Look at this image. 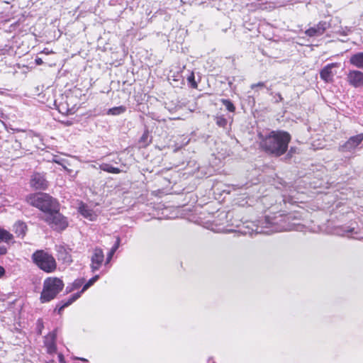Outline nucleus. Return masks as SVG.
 Segmentation results:
<instances>
[{
	"instance_id": "1",
	"label": "nucleus",
	"mask_w": 363,
	"mask_h": 363,
	"mask_svg": "<svg viewBox=\"0 0 363 363\" xmlns=\"http://www.w3.org/2000/svg\"><path fill=\"white\" fill-rule=\"evenodd\" d=\"M259 148L267 155L279 157L288 150L291 134L285 130H271L267 134L258 133Z\"/></svg>"
},
{
	"instance_id": "2",
	"label": "nucleus",
	"mask_w": 363,
	"mask_h": 363,
	"mask_svg": "<svg viewBox=\"0 0 363 363\" xmlns=\"http://www.w3.org/2000/svg\"><path fill=\"white\" fill-rule=\"evenodd\" d=\"M26 201L30 206L35 207L48 215L52 211H55L60 205L58 201L50 195L45 193H33L26 197Z\"/></svg>"
},
{
	"instance_id": "3",
	"label": "nucleus",
	"mask_w": 363,
	"mask_h": 363,
	"mask_svg": "<svg viewBox=\"0 0 363 363\" xmlns=\"http://www.w3.org/2000/svg\"><path fill=\"white\" fill-rule=\"evenodd\" d=\"M65 286L63 281L56 277H50L43 281V290L40 293V301L41 303H47L57 297Z\"/></svg>"
},
{
	"instance_id": "4",
	"label": "nucleus",
	"mask_w": 363,
	"mask_h": 363,
	"mask_svg": "<svg viewBox=\"0 0 363 363\" xmlns=\"http://www.w3.org/2000/svg\"><path fill=\"white\" fill-rule=\"evenodd\" d=\"M33 262L46 273L54 272L57 264L54 256L44 250H37L31 255Z\"/></svg>"
},
{
	"instance_id": "5",
	"label": "nucleus",
	"mask_w": 363,
	"mask_h": 363,
	"mask_svg": "<svg viewBox=\"0 0 363 363\" xmlns=\"http://www.w3.org/2000/svg\"><path fill=\"white\" fill-rule=\"evenodd\" d=\"M45 216L44 220L55 230L62 231L68 226L67 218L60 213V205L57 208Z\"/></svg>"
},
{
	"instance_id": "6",
	"label": "nucleus",
	"mask_w": 363,
	"mask_h": 363,
	"mask_svg": "<svg viewBox=\"0 0 363 363\" xmlns=\"http://www.w3.org/2000/svg\"><path fill=\"white\" fill-rule=\"evenodd\" d=\"M99 275H96L94 276V277H92L91 279H90L84 286H83V288L82 289V291L79 293H77V294H73L67 301L65 302H62L60 303V305H57V313L59 314H61L62 311L64 310L65 308L69 306V305H71L74 301H75L78 298H79L80 295L82 293L84 292L86 290H87L91 285L94 284V283L95 281H96L99 279Z\"/></svg>"
},
{
	"instance_id": "7",
	"label": "nucleus",
	"mask_w": 363,
	"mask_h": 363,
	"mask_svg": "<svg viewBox=\"0 0 363 363\" xmlns=\"http://www.w3.org/2000/svg\"><path fill=\"white\" fill-rule=\"evenodd\" d=\"M30 185L34 189L45 190L48 186V182L45 174L35 172L31 176Z\"/></svg>"
},
{
	"instance_id": "8",
	"label": "nucleus",
	"mask_w": 363,
	"mask_h": 363,
	"mask_svg": "<svg viewBox=\"0 0 363 363\" xmlns=\"http://www.w3.org/2000/svg\"><path fill=\"white\" fill-rule=\"evenodd\" d=\"M104 262V254L100 247H95L91 257L90 267L93 272L99 270Z\"/></svg>"
},
{
	"instance_id": "9",
	"label": "nucleus",
	"mask_w": 363,
	"mask_h": 363,
	"mask_svg": "<svg viewBox=\"0 0 363 363\" xmlns=\"http://www.w3.org/2000/svg\"><path fill=\"white\" fill-rule=\"evenodd\" d=\"M347 82L354 88L363 87V72L350 70L347 74Z\"/></svg>"
},
{
	"instance_id": "10",
	"label": "nucleus",
	"mask_w": 363,
	"mask_h": 363,
	"mask_svg": "<svg viewBox=\"0 0 363 363\" xmlns=\"http://www.w3.org/2000/svg\"><path fill=\"white\" fill-rule=\"evenodd\" d=\"M362 141L363 133L352 136L340 147V150L342 152H350L358 147Z\"/></svg>"
},
{
	"instance_id": "11",
	"label": "nucleus",
	"mask_w": 363,
	"mask_h": 363,
	"mask_svg": "<svg viewBox=\"0 0 363 363\" xmlns=\"http://www.w3.org/2000/svg\"><path fill=\"white\" fill-rule=\"evenodd\" d=\"M57 330H53L50 332L44 340V345L46 347V351L49 354H53L57 352Z\"/></svg>"
},
{
	"instance_id": "12",
	"label": "nucleus",
	"mask_w": 363,
	"mask_h": 363,
	"mask_svg": "<svg viewBox=\"0 0 363 363\" xmlns=\"http://www.w3.org/2000/svg\"><path fill=\"white\" fill-rule=\"evenodd\" d=\"M338 67V63H330L325 65L320 72V77L325 83H331L333 82V77L335 72L333 71L334 68Z\"/></svg>"
},
{
	"instance_id": "13",
	"label": "nucleus",
	"mask_w": 363,
	"mask_h": 363,
	"mask_svg": "<svg viewBox=\"0 0 363 363\" xmlns=\"http://www.w3.org/2000/svg\"><path fill=\"white\" fill-rule=\"evenodd\" d=\"M327 28V23L325 21H320L314 27L308 28L305 33L308 37L320 36L324 34Z\"/></svg>"
},
{
	"instance_id": "14",
	"label": "nucleus",
	"mask_w": 363,
	"mask_h": 363,
	"mask_svg": "<svg viewBox=\"0 0 363 363\" xmlns=\"http://www.w3.org/2000/svg\"><path fill=\"white\" fill-rule=\"evenodd\" d=\"M13 230L17 237L23 238L26 235L28 226L25 222L18 220L14 223Z\"/></svg>"
},
{
	"instance_id": "15",
	"label": "nucleus",
	"mask_w": 363,
	"mask_h": 363,
	"mask_svg": "<svg viewBox=\"0 0 363 363\" xmlns=\"http://www.w3.org/2000/svg\"><path fill=\"white\" fill-rule=\"evenodd\" d=\"M349 62L354 67L363 69V52H359L350 56Z\"/></svg>"
},
{
	"instance_id": "16",
	"label": "nucleus",
	"mask_w": 363,
	"mask_h": 363,
	"mask_svg": "<svg viewBox=\"0 0 363 363\" xmlns=\"http://www.w3.org/2000/svg\"><path fill=\"white\" fill-rule=\"evenodd\" d=\"M152 142L151 138H150V132L147 129L144 131L140 139L138 140V145L140 148H145L147 147Z\"/></svg>"
},
{
	"instance_id": "17",
	"label": "nucleus",
	"mask_w": 363,
	"mask_h": 363,
	"mask_svg": "<svg viewBox=\"0 0 363 363\" xmlns=\"http://www.w3.org/2000/svg\"><path fill=\"white\" fill-rule=\"evenodd\" d=\"M99 169L104 172L111 174H120L122 170L118 167L111 166L108 163H102L99 164Z\"/></svg>"
},
{
	"instance_id": "18",
	"label": "nucleus",
	"mask_w": 363,
	"mask_h": 363,
	"mask_svg": "<svg viewBox=\"0 0 363 363\" xmlns=\"http://www.w3.org/2000/svg\"><path fill=\"white\" fill-rule=\"evenodd\" d=\"M13 239V235L9 231L0 228V242H9Z\"/></svg>"
},
{
	"instance_id": "19",
	"label": "nucleus",
	"mask_w": 363,
	"mask_h": 363,
	"mask_svg": "<svg viewBox=\"0 0 363 363\" xmlns=\"http://www.w3.org/2000/svg\"><path fill=\"white\" fill-rule=\"evenodd\" d=\"M120 243H121V239H120L119 237H117L115 244L111 247V249L110 250L109 252L107 255L106 264H108L110 262V261L111 260L114 253L116 252V251L119 247Z\"/></svg>"
},
{
	"instance_id": "20",
	"label": "nucleus",
	"mask_w": 363,
	"mask_h": 363,
	"mask_svg": "<svg viewBox=\"0 0 363 363\" xmlns=\"http://www.w3.org/2000/svg\"><path fill=\"white\" fill-rule=\"evenodd\" d=\"M126 111V108L124 106H119L111 108L108 110V115L117 116L122 114Z\"/></svg>"
},
{
	"instance_id": "21",
	"label": "nucleus",
	"mask_w": 363,
	"mask_h": 363,
	"mask_svg": "<svg viewBox=\"0 0 363 363\" xmlns=\"http://www.w3.org/2000/svg\"><path fill=\"white\" fill-rule=\"evenodd\" d=\"M79 211L84 217L89 218V220H93L94 214L91 210L88 209L85 206H82L79 208Z\"/></svg>"
},
{
	"instance_id": "22",
	"label": "nucleus",
	"mask_w": 363,
	"mask_h": 363,
	"mask_svg": "<svg viewBox=\"0 0 363 363\" xmlns=\"http://www.w3.org/2000/svg\"><path fill=\"white\" fill-rule=\"evenodd\" d=\"M220 102L225 106L226 109L228 111L231 113H234L235 111L236 108L230 100L222 99L220 100Z\"/></svg>"
},
{
	"instance_id": "23",
	"label": "nucleus",
	"mask_w": 363,
	"mask_h": 363,
	"mask_svg": "<svg viewBox=\"0 0 363 363\" xmlns=\"http://www.w3.org/2000/svg\"><path fill=\"white\" fill-rule=\"evenodd\" d=\"M187 82L191 88L195 89H198V84L195 80V75L193 72H191V74L188 76Z\"/></svg>"
},
{
	"instance_id": "24",
	"label": "nucleus",
	"mask_w": 363,
	"mask_h": 363,
	"mask_svg": "<svg viewBox=\"0 0 363 363\" xmlns=\"http://www.w3.org/2000/svg\"><path fill=\"white\" fill-rule=\"evenodd\" d=\"M216 123L219 127L225 128L228 121L224 116H218L216 117Z\"/></svg>"
},
{
	"instance_id": "25",
	"label": "nucleus",
	"mask_w": 363,
	"mask_h": 363,
	"mask_svg": "<svg viewBox=\"0 0 363 363\" xmlns=\"http://www.w3.org/2000/svg\"><path fill=\"white\" fill-rule=\"evenodd\" d=\"M85 279H76L74 282H73V288L74 289H79V287L82 286V285L84 284Z\"/></svg>"
},
{
	"instance_id": "26",
	"label": "nucleus",
	"mask_w": 363,
	"mask_h": 363,
	"mask_svg": "<svg viewBox=\"0 0 363 363\" xmlns=\"http://www.w3.org/2000/svg\"><path fill=\"white\" fill-rule=\"evenodd\" d=\"M37 324H38V334L41 335L42 334V330L43 328V320L41 319H38V321H37Z\"/></svg>"
},
{
	"instance_id": "27",
	"label": "nucleus",
	"mask_w": 363,
	"mask_h": 363,
	"mask_svg": "<svg viewBox=\"0 0 363 363\" xmlns=\"http://www.w3.org/2000/svg\"><path fill=\"white\" fill-rule=\"evenodd\" d=\"M57 357L60 363H66L65 358L62 353H58Z\"/></svg>"
},
{
	"instance_id": "28",
	"label": "nucleus",
	"mask_w": 363,
	"mask_h": 363,
	"mask_svg": "<svg viewBox=\"0 0 363 363\" xmlns=\"http://www.w3.org/2000/svg\"><path fill=\"white\" fill-rule=\"evenodd\" d=\"M7 253V248L3 245H0V256L4 255Z\"/></svg>"
},
{
	"instance_id": "29",
	"label": "nucleus",
	"mask_w": 363,
	"mask_h": 363,
	"mask_svg": "<svg viewBox=\"0 0 363 363\" xmlns=\"http://www.w3.org/2000/svg\"><path fill=\"white\" fill-rule=\"evenodd\" d=\"M6 274V270L4 267L0 266V279H1L3 277H4Z\"/></svg>"
},
{
	"instance_id": "30",
	"label": "nucleus",
	"mask_w": 363,
	"mask_h": 363,
	"mask_svg": "<svg viewBox=\"0 0 363 363\" xmlns=\"http://www.w3.org/2000/svg\"><path fill=\"white\" fill-rule=\"evenodd\" d=\"M35 62L37 65H41L43 64V60L40 57L36 58Z\"/></svg>"
},
{
	"instance_id": "31",
	"label": "nucleus",
	"mask_w": 363,
	"mask_h": 363,
	"mask_svg": "<svg viewBox=\"0 0 363 363\" xmlns=\"http://www.w3.org/2000/svg\"><path fill=\"white\" fill-rule=\"evenodd\" d=\"M265 86L264 83L262 82H258L257 84H253L252 86V88H254L255 86H260L264 87Z\"/></svg>"
},
{
	"instance_id": "32",
	"label": "nucleus",
	"mask_w": 363,
	"mask_h": 363,
	"mask_svg": "<svg viewBox=\"0 0 363 363\" xmlns=\"http://www.w3.org/2000/svg\"><path fill=\"white\" fill-rule=\"evenodd\" d=\"M42 52H43V53L46 54V55H48V54L50 53V52L48 50V49H47V48H45V49L42 51Z\"/></svg>"
},
{
	"instance_id": "33",
	"label": "nucleus",
	"mask_w": 363,
	"mask_h": 363,
	"mask_svg": "<svg viewBox=\"0 0 363 363\" xmlns=\"http://www.w3.org/2000/svg\"><path fill=\"white\" fill-rule=\"evenodd\" d=\"M46 363H56V362L54 359H50V360L46 362Z\"/></svg>"
},
{
	"instance_id": "34",
	"label": "nucleus",
	"mask_w": 363,
	"mask_h": 363,
	"mask_svg": "<svg viewBox=\"0 0 363 363\" xmlns=\"http://www.w3.org/2000/svg\"><path fill=\"white\" fill-rule=\"evenodd\" d=\"M3 116H4V113L0 110V118H3Z\"/></svg>"
},
{
	"instance_id": "35",
	"label": "nucleus",
	"mask_w": 363,
	"mask_h": 363,
	"mask_svg": "<svg viewBox=\"0 0 363 363\" xmlns=\"http://www.w3.org/2000/svg\"><path fill=\"white\" fill-rule=\"evenodd\" d=\"M80 359H81L82 361H86V359H83V358H81Z\"/></svg>"
}]
</instances>
